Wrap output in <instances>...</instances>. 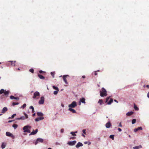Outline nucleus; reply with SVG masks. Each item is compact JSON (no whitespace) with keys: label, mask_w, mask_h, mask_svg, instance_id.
Masks as SVG:
<instances>
[{"label":"nucleus","mask_w":149,"mask_h":149,"mask_svg":"<svg viewBox=\"0 0 149 149\" xmlns=\"http://www.w3.org/2000/svg\"><path fill=\"white\" fill-rule=\"evenodd\" d=\"M100 95L101 97L106 96L107 95V91L104 88H102L100 91Z\"/></svg>","instance_id":"f257e3e1"},{"label":"nucleus","mask_w":149,"mask_h":149,"mask_svg":"<svg viewBox=\"0 0 149 149\" xmlns=\"http://www.w3.org/2000/svg\"><path fill=\"white\" fill-rule=\"evenodd\" d=\"M77 106V103L76 101H73L72 103L68 105L69 108H74Z\"/></svg>","instance_id":"f03ea898"},{"label":"nucleus","mask_w":149,"mask_h":149,"mask_svg":"<svg viewBox=\"0 0 149 149\" xmlns=\"http://www.w3.org/2000/svg\"><path fill=\"white\" fill-rule=\"evenodd\" d=\"M43 141V139L42 138H38L36 141L33 142V143L35 144V145H36L38 143H42Z\"/></svg>","instance_id":"7ed1b4c3"},{"label":"nucleus","mask_w":149,"mask_h":149,"mask_svg":"<svg viewBox=\"0 0 149 149\" xmlns=\"http://www.w3.org/2000/svg\"><path fill=\"white\" fill-rule=\"evenodd\" d=\"M40 95V93L38 91L35 92L33 94V98L35 99H37L38 98L37 97H39Z\"/></svg>","instance_id":"20e7f679"},{"label":"nucleus","mask_w":149,"mask_h":149,"mask_svg":"<svg viewBox=\"0 0 149 149\" xmlns=\"http://www.w3.org/2000/svg\"><path fill=\"white\" fill-rule=\"evenodd\" d=\"M31 127L29 125H27L24 126L23 128V130H24V132H26L25 131H27L29 128H31Z\"/></svg>","instance_id":"39448f33"},{"label":"nucleus","mask_w":149,"mask_h":149,"mask_svg":"<svg viewBox=\"0 0 149 149\" xmlns=\"http://www.w3.org/2000/svg\"><path fill=\"white\" fill-rule=\"evenodd\" d=\"M45 100L44 97L43 96L41 97H40V99L38 103L40 104H43L44 103Z\"/></svg>","instance_id":"423d86ee"},{"label":"nucleus","mask_w":149,"mask_h":149,"mask_svg":"<svg viewBox=\"0 0 149 149\" xmlns=\"http://www.w3.org/2000/svg\"><path fill=\"white\" fill-rule=\"evenodd\" d=\"M76 142H77L76 141H69L68 142L67 144L70 146H73L74 145Z\"/></svg>","instance_id":"0eeeda50"},{"label":"nucleus","mask_w":149,"mask_h":149,"mask_svg":"<svg viewBox=\"0 0 149 149\" xmlns=\"http://www.w3.org/2000/svg\"><path fill=\"white\" fill-rule=\"evenodd\" d=\"M68 76H69V75H63V81L66 84H68V82H67L66 79V78Z\"/></svg>","instance_id":"6e6552de"},{"label":"nucleus","mask_w":149,"mask_h":149,"mask_svg":"<svg viewBox=\"0 0 149 149\" xmlns=\"http://www.w3.org/2000/svg\"><path fill=\"white\" fill-rule=\"evenodd\" d=\"M83 145V144L80 142H79L76 146L77 148H78L82 146Z\"/></svg>","instance_id":"1a4fd4ad"},{"label":"nucleus","mask_w":149,"mask_h":149,"mask_svg":"<svg viewBox=\"0 0 149 149\" xmlns=\"http://www.w3.org/2000/svg\"><path fill=\"white\" fill-rule=\"evenodd\" d=\"M6 134L7 136H10L11 137L14 138V136L10 132H6Z\"/></svg>","instance_id":"9d476101"},{"label":"nucleus","mask_w":149,"mask_h":149,"mask_svg":"<svg viewBox=\"0 0 149 149\" xmlns=\"http://www.w3.org/2000/svg\"><path fill=\"white\" fill-rule=\"evenodd\" d=\"M111 125V124L109 122L107 123L105 125L106 127L107 128H109L110 127Z\"/></svg>","instance_id":"9b49d317"},{"label":"nucleus","mask_w":149,"mask_h":149,"mask_svg":"<svg viewBox=\"0 0 149 149\" xmlns=\"http://www.w3.org/2000/svg\"><path fill=\"white\" fill-rule=\"evenodd\" d=\"M7 110L8 109L6 107H4L2 110L1 113H4L6 111H7Z\"/></svg>","instance_id":"f8f14e48"},{"label":"nucleus","mask_w":149,"mask_h":149,"mask_svg":"<svg viewBox=\"0 0 149 149\" xmlns=\"http://www.w3.org/2000/svg\"><path fill=\"white\" fill-rule=\"evenodd\" d=\"M139 130H142V128L141 127H139L137 128H135L134 129V132H136Z\"/></svg>","instance_id":"ddd939ff"},{"label":"nucleus","mask_w":149,"mask_h":149,"mask_svg":"<svg viewBox=\"0 0 149 149\" xmlns=\"http://www.w3.org/2000/svg\"><path fill=\"white\" fill-rule=\"evenodd\" d=\"M68 110L72 112L73 113H76V111L72 109V108H69L68 109Z\"/></svg>","instance_id":"4468645a"},{"label":"nucleus","mask_w":149,"mask_h":149,"mask_svg":"<svg viewBox=\"0 0 149 149\" xmlns=\"http://www.w3.org/2000/svg\"><path fill=\"white\" fill-rule=\"evenodd\" d=\"M85 99L84 98L82 97L80 99V102L82 103H85Z\"/></svg>","instance_id":"2eb2a0df"},{"label":"nucleus","mask_w":149,"mask_h":149,"mask_svg":"<svg viewBox=\"0 0 149 149\" xmlns=\"http://www.w3.org/2000/svg\"><path fill=\"white\" fill-rule=\"evenodd\" d=\"M10 98L12 99H15L17 100H19V98L18 97H15L13 96V95H11L10 97Z\"/></svg>","instance_id":"dca6fc26"},{"label":"nucleus","mask_w":149,"mask_h":149,"mask_svg":"<svg viewBox=\"0 0 149 149\" xmlns=\"http://www.w3.org/2000/svg\"><path fill=\"white\" fill-rule=\"evenodd\" d=\"M25 119V118L24 116H22L21 117L17 118L16 119V120H24Z\"/></svg>","instance_id":"f3484780"},{"label":"nucleus","mask_w":149,"mask_h":149,"mask_svg":"<svg viewBox=\"0 0 149 149\" xmlns=\"http://www.w3.org/2000/svg\"><path fill=\"white\" fill-rule=\"evenodd\" d=\"M142 146L141 145L139 146H136L133 147V148L134 149H139L140 148H141Z\"/></svg>","instance_id":"a211bd4d"},{"label":"nucleus","mask_w":149,"mask_h":149,"mask_svg":"<svg viewBox=\"0 0 149 149\" xmlns=\"http://www.w3.org/2000/svg\"><path fill=\"white\" fill-rule=\"evenodd\" d=\"M37 114L38 116H43V114L41 112H38L37 113Z\"/></svg>","instance_id":"6ab92c4d"},{"label":"nucleus","mask_w":149,"mask_h":149,"mask_svg":"<svg viewBox=\"0 0 149 149\" xmlns=\"http://www.w3.org/2000/svg\"><path fill=\"white\" fill-rule=\"evenodd\" d=\"M133 113V112L131 111L128 112L126 114V115L127 116H130L132 115Z\"/></svg>","instance_id":"aec40b11"},{"label":"nucleus","mask_w":149,"mask_h":149,"mask_svg":"<svg viewBox=\"0 0 149 149\" xmlns=\"http://www.w3.org/2000/svg\"><path fill=\"white\" fill-rule=\"evenodd\" d=\"M38 76L39 78L41 79H45V77L42 75L40 74H38Z\"/></svg>","instance_id":"412c9836"},{"label":"nucleus","mask_w":149,"mask_h":149,"mask_svg":"<svg viewBox=\"0 0 149 149\" xmlns=\"http://www.w3.org/2000/svg\"><path fill=\"white\" fill-rule=\"evenodd\" d=\"M8 62H11V65L13 66H15V64L13 63V62L15 63L16 62V61H9Z\"/></svg>","instance_id":"4be33fe9"},{"label":"nucleus","mask_w":149,"mask_h":149,"mask_svg":"<svg viewBox=\"0 0 149 149\" xmlns=\"http://www.w3.org/2000/svg\"><path fill=\"white\" fill-rule=\"evenodd\" d=\"M36 134V132H35V131L34 130H33V131L32 132H31V133L29 134V135H35Z\"/></svg>","instance_id":"5701e85b"},{"label":"nucleus","mask_w":149,"mask_h":149,"mask_svg":"<svg viewBox=\"0 0 149 149\" xmlns=\"http://www.w3.org/2000/svg\"><path fill=\"white\" fill-rule=\"evenodd\" d=\"M29 108H30V109H32V113H33L34 112V108L33 107V106H30L29 107Z\"/></svg>","instance_id":"b1692460"},{"label":"nucleus","mask_w":149,"mask_h":149,"mask_svg":"<svg viewBox=\"0 0 149 149\" xmlns=\"http://www.w3.org/2000/svg\"><path fill=\"white\" fill-rule=\"evenodd\" d=\"M113 102V99H110L109 101L107 103V104L109 105L112 102Z\"/></svg>","instance_id":"393cba45"},{"label":"nucleus","mask_w":149,"mask_h":149,"mask_svg":"<svg viewBox=\"0 0 149 149\" xmlns=\"http://www.w3.org/2000/svg\"><path fill=\"white\" fill-rule=\"evenodd\" d=\"M52 87H53V88L54 89L56 90H57L58 91H59L58 88L57 87H56L54 86H53Z\"/></svg>","instance_id":"a878e982"},{"label":"nucleus","mask_w":149,"mask_h":149,"mask_svg":"<svg viewBox=\"0 0 149 149\" xmlns=\"http://www.w3.org/2000/svg\"><path fill=\"white\" fill-rule=\"evenodd\" d=\"M134 108L136 111H138L139 110V108L135 104L134 105Z\"/></svg>","instance_id":"bb28decb"},{"label":"nucleus","mask_w":149,"mask_h":149,"mask_svg":"<svg viewBox=\"0 0 149 149\" xmlns=\"http://www.w3.org/2000/svg\"><path fill=\"white\" fill-rule=\"evenodd\" d=\"M4 93L5 95L7 96L8 94V91L5 90Z\"/></svg>","instance_id":"cd10ccee"},{"label":"nucleus","mask_w":149,"mask_h":149,"mask_svg":"<svg viewBox=\"0 0 149 149\" xmlns=\"http://www.w3.org/2000/svg\"><path fill=\"white\" fill-rule=\"evenodd\" d=\"M5 146H6L5 144L4 143H2V145H1V148L2 149H3L5 148Z\"/></svg>","instance_id":"c85d7f7f"},{"label":"nucleus","mask_w":149,"mask_h":149,"mask_svg":"<svg viewBox=\"0 0 149 149\" xmlns=\"http://www.w3.org/2000/svg\"><path fill=\"white\" fill-rule=\"evenodd\" d=\"M18 125L16 124H14L13 125V127L15 129H16Z\"/></svg>","instance_id":"c756f323"},{"label":"nucleus","mask_w":149,"mask_h":149,"mask_svg":"<svg viewBox=\"0 0 149 149\" xmlns=\"http://www.w3.org/2000/svg\"><path fill=\"white\" fill-rule=\"evenodd\" d=\"M26 106V104H24L21 107V108L24 109Z\"/></svg>","instance_id":"7c9ffc66"},{"label":"nucleus","mask_w":149,"mask_h":149,"mask_svg":"<svg viewBox=\"0 0 149 149\" xmlns=\"http://www.w3.org/2000/svg\"><path fill=\"white\" fill-rule=\"evenodd\" d=\"M4 91H5V90L3 89H1L0 91V94H2L3 93H4Z\"/></svg>","instance_id":"2f4dec72"},{"label":"nucleus","mask_w":149,"mask_h":149,"mask_svg":"<svg viewBox=\"0 0 149 149\" xmlns=\"http://www.w3.org/2000/svg\"><path fill=\"white\" fill-rule=\"evenodd\" d=\"M109 137L112 139V140L114 139V135H110Z\"/></svg>","instance_id":"473e14b6"},{"label":"nucleus","mask_w":149,"mask_h":149,"mask_svg":"<svg viewBox=\"0 0 149 149\" xmlns=\"http://www.w3.org/2000/svg\"><path fill=\"white\" fill-rule=\"evenodd\" d=\"M102 102L103 101L102 100H99L98 101V103H99L100 105H101Z\"/></svg>","instance_id":"72a5a7b5"},{"label":"nucleus","mask_w":149,"mask_h":149,"mask_svg":"<svg viewBox=\"0 0 149 149\" xmlns=\"http://www.w3.org/2000/svg\"><path fill=\"white\" fill-rule=\"evenodd\" d=\"M136 120L135 119H133L132 120V124H134L135 123Z\"/></svg>","instance_id":"f704fd0d"},{"label":"nucleus","mask_w":149,"mask_h":149,"mask_svg":"<svg viewBox=\"0 0 149 149\" xmlns=\"http://www.w3.org/2000/svg\"><path fill=\"white\" fill-rule=\"evenodd\" d=\"M19 103L18 102H13L12 103V105L13 106H14L16 105H18L19 104Z\"/></svg>","instance_id":"c9c22d12"},{"label":"nucleus","mask_w":149,"mask_h":149,"mask_svg":"<svg viewBox=\"0 0 149 149\" xmlns=\"http://www.w3.org/2000/svg\"><path fill=\"white\" fill-rule=\"evenodd\" d=\"M59 91H58L57 90L54 91V94L55 95H56L58 93Z\"/></svg>","instance_id":"e433bc0d"},{"label":"nucleus","mask_w":149,"mask_h":149,"mask_svg":"<svg viewBox=\"0 0 149 149\" xmlns=\"http://www.w3.org/2000/svg\"><path fill=\"white\" fill-rule=\"evenodd\" d=\"M70 134H71L72 136H76V134L74 133V132H70Z\"/></svg>","instance_id":"4c0bfd02"},{"label":"nucleus","mask_w":149,"mask_h":149,"mask_svg":"<svg viewBox=\"0 0 149 149\" xmlns=\"http://www.w3.org/2000/svg\"><path fill=\"white\" fill-rule=\"evenodd\" d=\"M51 74L53 78L54 77V72H51Z\"/></svg>","instance_id":"58836bf2"},{"label":"nucleus","mask_w":149,"mask_h":149,"mask_svg":"<svg viewBox=\"0 0 149 149\" xmlns=\"http://www.w3.org/2000/svg\"><path fill=\"white\" fill-rule=\"evenodd\" d=\"M29 71L31 72L32 73H33L34 72V70L33 69H31L29 70Z\"/></svg>","instance_id":"ea45409f"},{"label":"nucleus","mask_w":149,"mask_h":149,"mask_svg":"<svg viewBox=\"0 0 149 149\" xmlns=\"http://www.w3.org/2000/svg\"><path fill=\"white\" fill-rule=\"evenodd\" d=\"M64 131V130L63 129H62L60 130V132L61 133H63Z\"/></svg>","instance_id":"a19ab883"},{"label":"nucleus","mask_w":149,"mask_h":149,"mask_svg":"<svg viewBox=\"0 0 149 149\" xmlns=\"http://www.w3.org/2000/svg\"><path fill=\"white\" fill-rule=\"evenodd\" d=\"M39 119V120H42L44 119V118L43 117H38V118Z\"/></svg>","instance_id":"79ce46f5"},{"label":"nucleus","mask_w":149,"mask_h":149,"mask_svg":"<svg viewBox=\"0 0 149 149\" xmlns=\"http://www.w3.org/2000/svg\"><path fill=\"white\" fill-rule=\"evenodd\" d=\"M39 119V120H42L44 119V118L43 117H38V118Z\"/></svg>","instance_id":"37998d69"},{"label":"nucleus","mask_w":149,"mask_h":149,"mask_svg":"<svg viewBox=\"0 0 149 149\" xmlns=\"http://www.w3.org/2000/svg\"><path fill=\"white\" fill-rule=\"evenodd\" d=\"M86 130L85 129H83L82 130V132H83V133L84 134H86Z\"/></svg>","instance_id":"c03bdc74"},{"label":"nucleus","mask_w":149,"mask_h":149,"mask_svg":"<svg viewBox=\"0 0 149 149\" xmlns=\"http://www.w3.org/2000/svg\"><path fill=\"white\" fill-rule=\"evenodd\" d=\"M24 114L25 116V118H28V116L27 114H26L25 113H24Z\"/></svg>","instance_id":"a18cd8bd"},{"label":"nucleus","mask_w":149,"mask_h":149,"mask_svg":"<svg viewBox=\"0 0 149 149\" xmlns=\"http://www.w3.org/2000/svg\"><path fill=\"white\" fill-rule=\"evenodd\" d=\"M35 121L36 122H38L39 120V119L38 118H37L35 119Z\"/></svg>","instance_id":"49530a36"},{"label":"nucleus","mask_w":149,"mask_h":149,"mask_svg":"<svg viewBox=\"0 0 149 149\" xmlns=\"http://www.w3.org/2000/svg\"><path fill=\"white\" fill-rule=\"evenodd\" d=\"M25 132H28L29 133H30L31 132L30 131V130L29 129H28L27 131H25Z\"/></svg>","instance_id":"de8ad7c7"},{"label":"nucleus","mask_w":149,"mask_h":149,"mask_svg":"<svg viewBox=\"0 0 149 149\" xmlns=\"http://www.w3.org/2000/svg\"><path fill=\"white\" fill-rule=\"evenodd\" d=\"M16 114H13L11 116V118H13L14 117V116L16 115Z\"/></svg>","instance_id":"09e8293b"},{"label":"nucleus","mask_w":149,"mask_h":149,"mask_svg":"<svg viewBox=\"0 0 149 149\" xmlns=\"http://www.w3.org/2000/svg\"><path fill=\"white\" fill-rule=\"evenodd\" d=\"M109 97H108L107 98L106 100V102H107L109 100Z\"/></svg>","instance_id":"8fccbe9b"},{"label":"nucleus","mask_w":149,"mask_h":149,"mask_svg":"<svg viewBox=\"0 0 149 149\" xmlns=\"http://www.w3.org/2000/svg\"><path fill=\"white\" fill-rule=\"evenodd\" d=\"M39 72L40 73H42L43 72H44L42 70H40V71H39Z\"/></svg>","instance_id":"3c124183"},{"label":"nucleus","mask_w":149,"mask_h":149,"mask_svg":"<svg viewBox=\"0 0 149 149\" xmlns=\"http://www.w3.org/2000/svg\"><path fill=\"white\" fill-rule=\"evenodd\" d=\"M118 130L119 132H121L122 131L121 129L119 128H118Z\"/></svg>","instance_id":"603ef678"},{"label":"nucleus","mask_w":149,"mask_h":149,"mask_svg":"<svg viewBox=\"0 0 149 149\" xmlns=\"http://www.w3.org/2000/svg\"><path fill=\"white\" fill-rule=\"evenodd\" d=\"M118 126H119V127H122V125H121V123H120V124H119V125Z\"/></svg>","instance_id":"864d4df0"},{"label":"nucleus","mask_w":149,"mask_h":149,"mask_svg":"<svg viewBox=\"0 0 149 149\" xmlns=\"http://www.w3.org/2000/svg\"><path fill=\"white\" fill-rule=\"evenodd\" d=\"M35 131V132H36V133H37L38 132V130L37 129H36V130H34Z\"/></svg>","instance_id":"5fc2aeb1"},{"label":"nucleus","mask_w":149,"mask_h":149,"mask_svg":"<svg viewBox=\"0 0 149 149\" xmlns=\"http://www.w3.org/2000/svg\"><path fill=\"white\" fill-rule=\"evenodd\" d=\"M147 96L149 98V92L147 94Z\"/></svg>","instance_id":"6e6d98bb"},{"label":"nucleus","mask_w":149,"mask_h":149,"mask_svg":"<svg viewBox=\"0 0 149 149\" xmlns=\"http://www.w3.org/2000/svg\"><path fill=\"white\" fill-rule=\"evenodd\" d=\"M82 77L84 79V78H85L86 77L84 75L82 76Z\"/></svg>","instance_id":"4d7b16f0"},{"label":"nucleus","mask_w":149,"mask_h":149,"mask_svg":"<svg viewBox=\"0 0 149 149\" xmlns=\"http://www.w3.org/2000/svg\"><path fill=\"white\" fill-rule=\"evenodd\" d=\"M61 106H62V107H64V104H61Z\"/></svg>","instance_id":"13d9d810"},{"label":"nucleus","mask_w":149,"mask_h":149,"mask_svg":"<svg viewBox=\"0 0 149 149\" xmlns=\"http://www.w3.org/2000/svg\"><path fill=\"white\" fill-rule=\"evenodd\" d=\"M114 101L116 102L117 103H118V102L117 101V100H114Z\"/></svg>","instance_id":"bf43d9fd"},{"label":"nucleus","mask_w":149,"mask_h":149,"mask_svg":"<svg viewBox=\"0 0 149 149\" xmlns=\"http://www.w3.org/2000/svg\"><path fill=\"white\" fill-rule=\"evenodd\" d=\"M87 143V141H85V142H84V143L85 144H86Z\"/></svg>","instance_id":"052dcab7"},{"label":"nucleus","mask_w":149,"mask_h":149,"mask_svg":"<svg viewBox=\"0 0 149 149\" xmlns=\"http://www.w3.org/2000/svg\"><path fill=\"white\" fill-rule=\"evenodd\" d=\"M35 115H36V113H34L33 114L32 116H34Z\"/></svg>","instance_id":"680f3d73"},{"label":"nucleus","mask_w":149,"mask_h":149,"mask_svg":"<svg viewBox=\"0 0 149 149\" xmlns=\"http://www.w3.org/2000/svg\"><path fill=\"white\" fill-rule=\"evenodd\" d=\"M146 87L147 88H149V85H147L146 86Z\"/></svg>","instance_id":"e2e57ef3"},{"label":"nucleus","mask_w":149,"mask_h":149,"mask_svg":"<svg viewBox=\"0 0 149 149\" xmlns=\"http://www.w3.org/2000/svg\"><path fill=\"white\" fill-rule=\"evenodd\" d=\"M82 136H83L84 137H85V136L83 134H82Z\"/></svg>","instance_id":"0e129e2a"},{"label":"nucleus","mask_w":149,"mask_h":149,"mask_svg":"<svg viewBox=\"0 0 149 149\" xmlns=\"http://www.w3.org/2000/svg\"><path fill=\"white\" fill-rule=\"evenodd\" d=\"M12 121H13L12 120H9L8 121V123H10V122H12Z\"/></svg>","instance_id":"69168bd1"},{"label":"nucleus","mask_w":149,"mask_h":149,"mask_svg":"<svg viewBox=\"0 0 149 149\" xmlns=\"http://www.w3.org/2000/svg\"><path fill=\"white\" fill-rule=\"evenodd\" d=\"M95 75H97V73H96V72H95Z\"/></svg>","instance_id":"338daca9"},{"label":"nucleus","mask_w":149,"mask_h":149,"mask_svg":"<svg viewBox=\"0 0 149 149\" xmlns=\"http://www.w3.org/2000/svg\"><path fill=\"white\" fill-rule=\"evenodd\" d=\"M74 132V133H77V131H76L75 132Z\"/></svg>","instance_id":"774afa93"}]
</instances>
